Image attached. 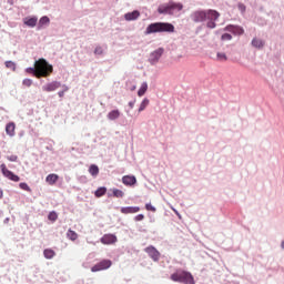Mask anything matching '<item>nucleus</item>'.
<instances>
[{
  "label": "nucleus",
  "instance_id": "20",
  "mask_svg": "<svg viewBox=\"0 0 284 284\" xmlns=\"http://www.w3.org/2000/svg\"><path fill=\"white\" fill-rule=\"evenodd\" d=\"M67 239L71 242H75V240H79V234H77L75 231L69 230L67 231Z\"/></svg>",
  "mask_w": 284,
  "mask_h": 284
},
{
  "label": "nucleus",
  "instance_id": "34",
  "mask_svg": "<svg viewBox=\"0 0 284 284\" xmlns=\"http://www.w3.org/2000/svg\"><path fill=\"white\" fill-rule=\"evenodd\" d=\"M103 54V49L101 47L94 48V55H101Z\"/></svg>",
  "mask_w": 284,
  "mask_h": 284
},
{
  "label": "nucleus",
  "instance_id": "9",
  "mask_svg": "<svg viewBox=\"0 0 284 284\" xmlns=\"http://www.w3.org/2000/svg\"><path fill=\"white\" fill-rule=\"evenodd\" d=\"M162 54H164V49L158 48V50L152 51V54H149V63L154 65L158 63V60H161Z\"/></svg>",
  "mask_w": 284,
  "mask_h": 284
},
{
  "label": "nucleus",
  "instance_id": "3",
  "mask_svg": "<svg viewBox=\"0 0 284 284\" xmlns=\"http://www.w3.org/2000/svg\"><path fill=\"white\" fill-rule=\"evenodd\" d=\"M183 11V3L169 1L158 6V14L175 16L176 12Z\"/></svg>",
  "mask_w": 284,
  "mask_h": 284
},
{
  "label": "nucleus",
  "instance_id": "36",
  "mask_svg": "<svg viewBox=\"0 0 284 284\" xmlns=\"http://www.w3.org/2000/svg\"><path fill=\"white\" fill-rule=\"evenodd\" d=\"M145 211L154 213L156 212V209H154V206H151V204L149 203V204H145Z\"/></svg>",
  "mask_w": 284,
  "mask_h": 284
},
{
  "label": "nucleus",
  "instance_id": "17",
  "mask_svg": "<svg viewBox=\"0 0 284 284\" xmlns=\"http://www.w3.org/2000/svg\"><path fill=\"white\" fill-rule=\"evenodd\" d=\"M123 19L126 21H135V19H139V11L128 12L123 14Z\"/></svg>",
  "mask_w": 284,
  "mask_h": 284
},
{
  "label": "nucleus",
  "instance_id": "14",
  "mask_svg": "<svg viewBox=\"0 0 284 284\" xmlns=\"http://www.w3.org/2000/svg\"><path fill=\"white\" fill-rule=\"evenodd\" d=\"M23 24L28 28H34V26H39L38 18H26L23 19Z\"/></svg>",
  "mask_w": 284,
  "mask_h": 284
},
{
  "label": "nucleus",
  "instance_id": "15",
  "mask_svg": "<svg viewBox=\"0 0 284 284\" xmlns=\"http://www.w3.org/2000/svg\"><path fill=\"white\" fill-rule=\"evenodd\" d=\"M58 180H59V176L57 174H49L44 179V182H47V185L53 186V184H57Z\"/></svg>",
  "mask_w": 284,
  "mask_h": 284
},
{
  "label": "nucleus",
  "instance_id": "24",
  "mask_svg": "<svg viewBox=\"0 0 284 284\" xmlns=\"http://www.w3.org/2000/svg\"><path fill=\"white\" fill-rule=\"evenodd\" d=\"M53 256H57V253L53 252V250L47 248L44 250V258L51 260Z\"/></svg>",
  "mask_w": 284,
  "mask_h": 284
},
{
  "label": "nucleus",
  "instance_id": "1",
  "mask_svg": "<svg viewBox=\"0 0 284 284\" xmlns=\"http://www.w3.org/2000/svg\"><path fill=\"white\" fill-rule=\"evenodd\" d=\"M221 17V13H217V11L214 10H199L193 11V13L190 14V18L193 19V22L200 23L205 22V20H209V22L205 23V28L214 29L216 24H214V21H217V18Z\"/></svg>",
  "mask_w": 284,
  "mask_h": 284
},
{
  "label": "nucleus",
  "instance_id": "30",
  "mask_svg": "<svg viewBox=\"0 0 284 284\" xmlns=\"http://www.w3.org/2000/svg\"><path fill=\"white\" fill-rule=\"evenodd\" d=\"M113 197L123 199V191L113 189Z\"/></svg>",
  "mask_w": 284,
  "mask_h": 284
},
{
  "label": "nucleus",
  "instance_id": "32",
  "mask_svg": "<svg viewBox=\"0 0 284 284\" xmlns=\"http://www.w3.org/2000/svg\"><path fill=\"white\" fill-rule=\"evenodd\" d=\"M19 189H22V191L26 192H31V187H29L27 183H19Z\"/></svg>",
  "mask_w": 284,
  "mask_h": 284
},
{
  "label": "nucleus",
  "instance_id": "44",
  "mask_svg": "<svg viewBox=\"0 0 284 284\" xmlns=\"http://www.w3.org/2000/svg\"><path fill=\"white\" fill-rule=\"evenodd\" d=\"M0 199H2V190H0Z\"/></svg>",
  "mask_w": 284,
  "mask_h": 284
},
{
  "label": "nucleus",
  "instance_id": "4",
  "mask_svg": "<svg viewBox=\"0 0 284 284\" xmlns=\"http://www.w3.org/2000/svg\"><path fill=\"white\" fill-rule=\"evenodd\" d=\"M152 33H173V24L166 22H155L149 24V27L145 28V36Z\"/></svg>",
  "mask_w": 284,
  "mask_h": 284
},
{
  "label": "nucleus",
  "instance_id": "22",
  "mask_svg": "<svg viewBox=\"0 0 284 284\" xmlns=\"http://www.w3.org/2000/svg\"><path fill=\"white\" fill-rule=\"evenodd\" d=\"M146 91H148V83L142 82V87H139V92H138L139 98H142L143 95H145Z\"/></svg>",
  "mask_w": 284,
  "mask_h": 284
},
{
  "label": "nucleus",
  "instance_id": "25",
  "mask_svg": "<svg viewBox=\"0 0 284 284\" xmlns=\"http://www.w3.org/2000/svg\"><path fill=\"white\" fill-rule=\"evenodd\" d=\"M89 174H91V176H98V165L91 164V166H89Z\"/></svg>",
  "mask_w": 284,
  "mask_h": 284
},
{
  "label": "nucleus",
  "instance_id": "33",
  "mask_svg": "<svg viewBox=\"0 0 284 284\" xmlns=\"http://www.w3.org/2000/svg\"><path fill=\"white\" fill-rule=\"evenodd\" d=\"M232 39V36L230 33L221 34V41H230Z\"/></svg>",
  "mask_w": 284,
  "mask_h": 284
},
{
  "label": "nucleus",
  "instance_id": "10",
  "mask_svg": "<svg viewBox=\"0 0 284 284\" xmlns=\"http://www.w3.org/2000/svg\"><path fill=\"white\" fill-rule=\"evenodd\" d=\"M115 243H116V235L104 234V236H101V244L102 245H113Z\"/></svg>",
  "mask_w": 284,
  "mask_h": 284
},
{
  "label": "nucleus",
  "instance_id": "12",
  "mask_svg": "<svg viewBox=\"0 0 284 284\" xmlns=\"http://www.w3.org/2000/svg\"><path fill=\"white\" fill-rule=\"evenodd\" d=\"M139 213V206L120 207V214H135Z\"/></svg>",
  "mask_w": 284,
  "mask_h": 284
},
{
  "label": "nucleus",
  "instance_id": "11",
  "mask_svg": "<svg viewBox=\"0 0 284 284\" xmlns=\"http://www.w3.org/2000/svg\"><path fill=\"white\" fill-rule=\"evenodd\" d=\"M57 89H59V82L57 81L47 83L44 84V87L41 88V90L44 92H53V91H57Z\"/></svg>",
  "mask_w": 284,
  "mask_h": 284
},
{
  "label": "nucleus",
  "instance_id": "27",
  "mask_svg": "<svg viewBox=\"0 0 284 284\" xmlns=\"http://www.w3.org/2000/svg\"><path fill=\"white\" fill-rule=\"evenodd\" d=\"M39 27L47 26V23H50V19L47 17H41V19L38 20Z\"/></svg>",
  "mask_w": 284,
  "mask_h": 284
},
{
  "label": "nucleus",
  "instance_id": "18",
  "mask_svg": "<svg viewBox=\"0 0 284 284\" xmlns=\"http://www.w3.org/2000/svg\"><path fill=\"white\" fill-rule=\"evenodd\" d=\"M116 119H120V110H112L108 113V120L115 121Z\"/></svg>",
  "mask_w": 284,
  "mask_h": 284
},
{
  "label": "nucleus",
  "instance_id": "5",
  "mask_svg": "<svg viewBox=\"0 0 284 284\" xmlns=\"http://www.w3.org/2000/svg\"><path fill=\"white\" fill-rule=\"evenodd\" d=\"M171 281L180 284H195L192 274L183 270H176L174 274H171Z\"/></svg>",
  "mask_w": 284,
  "mask_h": 284
},
{
  "label": "nucleus",
  "instance_id": "13",
  "mask_svg": "<svg viewBox=\"0 0 284 284\" xmlns=\"http://www.w3.org/2000/svg\"><path fill=\"white\" fill-rule=\"evenodd\" d=\"M122 182H123L124 186H133V185H135V176L123 175Z\"/></svg>",
  "mask_w": 284,
  "mask_h": 284
},
{
  "label": "nucleus",
  "instance_id": "42",
  "mask_svg": "<svg viewBox=\"0 0 284 284\" xmlns=\"http://www.w3.org/2000/svg\"><path fill=\"white\" fill-rule=\"evenodd\" d=\"M240 55H242V57H243V59H245V58H246V53H240Z\"/></svg>",
  "mask_w": 284,
  "mask_h": 284
},
{
  "label": "nucleus",
  "instance_id": "35",
  "mask_svg": "<svg viewBox=\"0 0 284 284\" xmlns=\"http://www.w3.org/2000/svg\"><path fill=\"white\" fill-rule=\"evenodd\" d=\"M7 161L16 163L18 161V156L17 155H9V156H7Z\"/></svg>",
  "mask_w": 284,
  "mask_h": 284
},
{
  "label": "nucleus",
  "instance_id": "39",
  "mask_svg": "<svg viewBox=\"0 0 284 284\" xmlns=\"http://www.w3.org/2000/svg\"><path fill=\"white\" fill-rule=\"evenodd\" d=\"M65 91H69V88H64L63 91L57 92V95L62 98V95L65 93Z\"/></svg>",
  "mask_w": 284,
  "mask_h": 284
},
{
  "label": "nucleus",
  "instance_id": "47",
  "mask_svg": "<svg viewBox=\"0 0 284 284\" xmlns=\"http://www.w3.org/2000/svg\"><path fill=\"white\" fill-rule=\"evenodd\" d=\"M237 62H241V60H237Z\"/></svg>",
  "mask_w": 284,
  "mask_h": 284
},
{
  "label": "nucleus",
  "instance_id": "26",
  "mask_svg": "<svg viewBox=\"0 0 284 284\" xmlns=\"http://www.w3.org/2000/svg\"><path fill=\"white\" fill-rule=\"evenodd\" d=\"M216 61H217V62H225V61H227V54L217 52V54H216Z\"/></svg>",
  "mask_w": 284,
  "mask_h": 284
},
{
  "label": "nucleus",
  "instance_id": "21",
  "mask_svg": "<svg viewBox=\"0 0 284 284\" xmlns=\"http://www.w3.org/2000/svg\"><path fill=\"white\" fill-rule=\"evenodd\" d=\"M251 45L256 49H262V47L265 45V42L260 39H253V41H251Z\"/></svg>",
  "mask_w": 284,
  "mask_h": 284
},
{
  "label": "nucleus",
  "instance_id": "31",
  "mask_svg": "<svg viewBox=\"0 0 284 284\" xmlns=\"http://www.w3.org/2000/svg\"><path fill=\"white\" fill-rule=\"evenodd\" d=\"M4 65H7V69L16 71V62L7 61L4 62Z\"/></svg>",
  "mask_w": 284,
  "mask_h": 284
},
{
  "label": "nucleus",
  "instance_id": "19",
  "mask_svg": "<svg viewBox=\"0 0 284 284\" xmlns=\"http://www.w3.org/2000/svg\"><path fill=\"white\" fill-rule=\"evenodd\" d=\"M7 135L16 136V123H8L7 124Z\"/></svg>",
  "mask_w": 284,
  "mask_h": 284
},
{
  "label": "nucleus",
  "instance_id": "38",
  "mask_svg": "<svg viewBox=\"0 0 284 284\" xmlns=\"http://www.w3.org/2000/svg\"><path fill=\"white\" fill-rule=\"evenodd\" d=\"M143 220H145V215H142V214L135 215L134 217L135 222H142Z\"/></svg>",
  "mask_w": 284,
  "mask_h": 284
},
{
  "label": "nucleus",
  "instance_id": "8",
  "mask_svg": "<svg viewBox=\"0 0 284 284\" xmlns=\"http://www.w3.org/2000/svg\"><path fill=\"white\" fill-rule=\"evenodd\" d=\"M145 254H149V258H152V262H158L161 258V252H158L154 246L145 247Z\"/></svg>",
  "mask_w": 284,
  "mask_h": 284
},
{
  "label": "nucleus",
  "instance_id": "2",
  "mask_svg": "<svg viewBox=\"0 0 284 284\" xmlns=\"http://www.w3.org/2000/svg\"><path fill=\"white\" fill-rule=\"evenodd\" d=\"M26 73L34 75V78H47L53 73V65L47 63V60L38 59L34 61V67L26 69Z\"/></svg>",
  "mask_w": 284,
  "mask_h": 284
},
{
  "label": "nucleus",
  "instance_id": "16",
  "mask_svg": "<svg viewBox=\"0 0 284 284\" xmlns=\"http://www.w3.org/2000/svg\"><path fill=\"white\" fill-rule=\"evenodd\" d=\"M226 30H227V32L234 33V36L243 34V28H240V27L227 26Z\"/></svg>",
  "mask_w": 284,
  "mask_h": 284
},
{
  "label": "nucleus",
  "instance_id": "6",
  "mask_svg": "<svg viewBox=\"0 0 284 284\" xmlns=\"http://www.w3.org/2000/svg\"><path fill=\"white\" fill-rule=\"evenodd\" d=\"M111 265H112V262H110V260H101V262H98V264H94V266H91V273L102 272L104 270L110 268Z\"/></svg>",
  "mask_w": 284,
  "mask_h": 284
},
{
  "label": "nucleus",
  "instance_id": "46",
  "mask_svg": "<svg viewBox=\"0 0 284 284\" xmlns=\"http://www.w3.org/2000/svg\"><path fill=\"white\" fill-rule=\"evenodd\" d=\"M130 90L135 91V87L131 88Z\"/></svg>",
  "mask_w": 284,
  "mask_h": 284
},
{
  "label": "nucleus",
  "instance_id": "45",
  "mask_svg": "<svg viewBox=\"0 0 284 284\" xmlns=\"http://www.w3.org/2000/svg\"><path fill=\"white\" fill-rule=\"evenodd\" d=\"M282 250H284V241H282Z\"/></svg>",
  "mask_w": 284,
  "mask_h": 284
},
{
  "label": "nucleus",
  "instance_id": "23",
  "mask_svg": "<svg viewBox=\"0 0 284 284\" xmlns=\"http://www.w3.org/2000/svg\"><path fill=\"white\" fill-rule=\"evenodd\" d=\"M105 193H106L105 187H98V190L94 191V197L101 199V196H103V194Z\"/></svg>",
  "mask_w": 284,
  "mask_h": 284
},
{
  "label": "nucleus",
  "instance_id": "29",
  "mask_svg": "<svg viewBox=\"0 0 284 284\" xmlns=\"http://www.w3.org/2000/svg\"><path fill=\"white\" fill-rule=\"evenodd\" d=\"M145 108H148V99L142 100V103L139 104V113L145 111Z\"/></svg>",
  "mask_w": 284,
  "mask_h": 284
},
{
  "label": "nucleus",
  "instance_id": "7",
  "mask_svg": "<svg viewBox=\"0 0 284 284\" xmlns=\"http://www.w3.org/2000/svg\"><path fill=\"white\" fill-rule=\"evenodd\" d=\"M0 172L3 173V178H7V180L11 182H18L20 180L16 173H12V171L6 169V164H0Z\"/></svg>",
  "mask_w": 284,
  "mask_h": 284
},
{
  "label": "nucleus",
  "instance_id": "37",
  "mask_svg": "<svg viewBox=\"0 0 284 284\" xmlns=\"http://www.w3.org/2000/svg\"><path fill=\"white\" fill-rule=\"evenodd\" d=\"M22 85H26V88H31V79L22 80Z\"/></svg>",
  "mask_w": 284,
  "mask_h": 284
},
{
  "label": "nucleus",
  "instance_id": "43",
  "mask_svg": "<svg viewBox=\"0 0 284 284\" xmlns=\"http://www.w3.org/2000/svg\"><path fill=\"white\" fill-rule=\"evenodd\" d=\"M174 214L180 217V213H178L176 210H174Z\"/></svg>",
  "mask_w": 284,
  "mask_h": 284
},
{
  "label": "nucleus",
  "instance_id": "28",
  "mask_svg": "<svg viewBox=\"0 0 284 284\" xmlns=\"http://www.w3.org/2000/svg\"><path fill=\"white\" fill-rule=\"evenodd\" d=\"M47 221L57 222V212H50L47 214Z\"/></svg>",
  "mask_w": 284,
  "mask_h": 284
},
{
  "label": "nucleus",
  "instance_id": "41",
  "mask_svg": "<svg viewBox=\"0 0 284 284\" xmlns=\"http://www.w3.org/2000/svg\"><path fill=\"white\" fill-rule=\"evenodd\" d=\"M128 106H130V109L135 106V101H131L130 103H128Z\"/></svg>",
  "mask_w": 284,
  "mask_h": 284
},
{
  "label": "nucleus",
  "instance_id": "40",
  "mask_svg": "<svg viewBox=\"0 0 284 284\" xmlns=\"http://www.w3.org/2000/svg\"><path fill=\"white\" fill-rule=\"evenodd\" d=\"M237 9L240 10V12L246 11V7H244L243 4H237Z\"/></svg>",
  "mask_w": 284,
  "mask_h": 284
}]
</instances>
